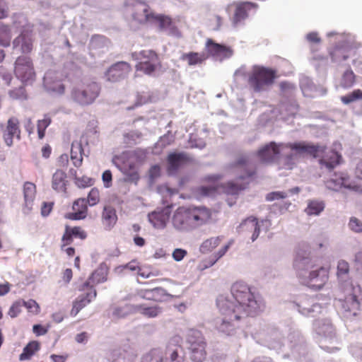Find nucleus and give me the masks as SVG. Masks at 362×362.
<instances>
[{"mask_svg":"<svg viewBox=\"0 0 362 362\" xmlns=\"http://www.w3.org/2000/svg\"><path fill=\"white\" fill-rule=\"evenodd\" d=\"M88 206L85 198H78L73 202V211L66 213L64 218L71 221L85 219L88 214Z\"/></svg>","mask_w":362,"mask_h":362,"instance_id":"20","label":"nucleus"},{"mask_svg":"<svg viewBox=\"0 0 362 362\" xmlns=\"http://www.w3.org/2000/svg\"><path fill=\"white\" fill-rule=\"evenodd\" d=\"M75 185L79 188H86L93 185V179L88 176L75 177H74Z\"/></svg>","mask_w":362,"mask_h":362,"instance_id":"47","label":"nucleus"},{"mask_svg":"<svg viewBox=\"0 0 362 362\" xmlns=\"http://www.w3.org/2000/svg\"><path fill=\"white\" fill-rule=\"evenodd\" d=\"M0 76L5 81L6 84H10L12 80V75L3 66H0Z\"/></svg>","mask_w":362,"mask_h":362,"instance_id":"57","label":"nucleus"},{"mask_svg":"<svg viewBox=\"0 0 362 362\" xmlns=\"http://www.w3.org/2000/svg\"><path fill=\"white\" fill-rule=\"evenodd\" d=\"M356 82V76L351 69H347L343 74L341 85L345 88H351Z\"/></svg>","mask_w":362,"mask_h":362,"instance_id":"37","label":"nucleus"},{"mask_svg":"<svg viewBox=\"0 0 362 362\" xmlns=\"http://www.w3.org/2000/svg\"><path fill=\"white\" fill-rule=\"evenodd\" d=\"M84 150L81 141H74L71 144V160L76 168H80L83 164Z\"/></svg>","mask_w":362,"mask_h":362,"instance_id":"29","label":"nucleus"},{"mask_svg":"<svg viewBox=\"0 0 362 362\" xmlns=\"http://www.w3.org/2000/svg\"><path fill=\"white\" fill-rule=\"evenodd\" d=\"M151 179L154 180L160 175V167L158 165L151 166L148 171Z\"/></svg>","mask_w":362,"mask_h":362,"instance_id":"60","label":"nucleus"},{"mask_svg":"<svg viewBox=\"0 0 362 362\" xmlns=\"http://www.w3.org/2000/svg\"><path fill=\"white\" fill-rule=\"evenodd\" d=\"M33 331L37 336H41L47 332V329L41 325H35L33 327Z\"/></svg>","mask_w":362,"mask_h":362,"instance_id":"61","label":"nucleus"},{"mask_svg":"<svg viewBox=\"0 0 362 362\" xmlns=\"http://www.w3.org/2000/svg\"><path fill=\"white\" fill-rule=\"evenodd\" d=\"M154 12L150 10L148 4L144 2H136L132 7V18L138 24L151 23Z\"/></svg>","mask_w":362,"mask_h":362,"instance_id":"16","label":"nucleus"},{"mask_svg":"<svg viewBox=\"0 0 362 362\" xmlns=\"http://www.w3.org/2000/svg\"><path fill=\"white\" fill-rule=\"evenodd\" d=\"M112 175L110 170H105L102 175V180L105 187H110L112 185Z\"/></svg>","mask_w":362,"mask_h":362,"instance_id":"58","label":"nucleus"},{"mask_svg":"<svg viewBox=\"0 0 362 362\" xmlns=\"http://www.w3.org/2000/svg\"><path fill=\"white\" fill-rule=\"evenodd\" d=\"M258 5L250 1H234L228 4L226 7V11L230 13L233 11L230 17V21L233 27L242 24L249 16L251 11H256Z\"/></svg>","mask_w":362,"mask_h":362,"instance_id":"10","label":"nucleus"},{"mask_svg":"<svg viewBox=\"0 0 362 362\" xmlns=\"http://www.w3.org/2000/svg\"><path fill=\"white\" fill-rule=\"evenodd\" d=\"M340 310L344 317L356 315L360 309V303L356 295L350 293L344 300H339Z\"/></svg>","mask_w":362,"mask_h":362,"instance_id":"21","label":"nucleus"},{"mask_svg":"<svg viewBox=\"0 0 362 362\" xmlns=\"http://www.w3.org/2000/svg\"><path fill=\"white\" fill-rule=\"evenodd\" d=\"M353 65L362 74V47H355Z\"/></svg>","mask_w":362,"mask_h":362,"instance_id":"46","label":"nucleus"},{"mask_svg":"<svg viewBox=\"0 0 362 362\" xmlns=\"http://www.w3.org/2000/svg\"><path fill=\"white\" fill-rule=\"evenodd\" d=\"M349 226L351 230L356 233L362 232V222L356 217L351 218Z\"/></svg>","mask_w":362,"mask_h":362,"instance_id":"54","label":"nucleus"},{"mask_svg":"<svg viewBox=\"0 0 362 362\" xmlns=\"http://www.w3.org/2000/svg\"><path fill=\"white\" fill-rule=\"evenodd\" d=\"M277 77L275 69L255 66L248 75L247 82L253 91L259 93L271 86Z\"/></svg>","mask_w":362,"mask_h":362,"instance_id":"6","label":"nucleus"},{"mask_svg":"<svg viewBox=\"0 0 362 362\" xmlns=\"http://www.w3.org/2000/svg\"><path fill=\"white\" fill-rule=\"evenodd\" d=\"M73 276V272L71 269H66L63 272L62 279L66 284L70 282Z\"/></svg>","mask_w":362,"mask_h":362,"instance_id":"63","label":"nucleus"},{"mask_svg":"<svg viewBox=\"0 0 362 362\" xmlns=\"http://www.w3.org/2000/svg\"><path fill=\"white\" fill-rule=\"evenodd\" d=\"M220 310L222 317L216 320V329L228 336L233 334L239 327L238 321L240 320L235 319L233 309L229 303L226 305L221 303Z\"/></svg>","mask_w":362,"mask_h":362,"instance_id":"9","label":"nucleus"},{"mask_svg":"<svg viewBox=\"0 0 362 362\" xmlns=\"http://www.w3.org/2000/svg\"><path fill=\"white\" fill-rule=\"evenodd\" d=\"M32 27L28 25V29L24 30L21 34L13 42V48H20L23 53H30L33 50Z\"/></svg>","mask_w":362,"mask_h":362,"instance_id":"22","label":"nucleus"},{"mask_svg":"<svg viewBox=\"0 0 362 362\" xmlns=\"http://www.w3.org/2000/svg\"><path fill=\"white\" fill-rule=\"evenodd\" d=\"M40 349V343L37 341H30L23 349L19 356L20 361L30 360L31 358Z\"/></svg>","mask_w":362,"mask_h":362,"instance_id":"32","label":"nucleus"},{"mask_svg":"<svg viewBox=\"0 0 362 362\" xmlns=\"http://www.w3.org/2000/svg\"><path fill=\"white\" fill-rule=\"evenodd\" d=\"M11 40V30L7 25L0 26V45L8 47Z\"/></svg>","mask_w":362,"mask_h":362,"instance_id":"38","label":"nucleus"},{"mask_svg":"<svg viewBox=\"0 0 362 362\" xmlns=\"http://www.w3.org/2000/svg\"><path fill=\"white\" fill-rule=\"evenodd\" d=\"M100 94V86L95 82L83 83L75 86L70 94L71 99L81 106L92 104Z\"/></svg>","mask_w":362,"mask_h":362,"instance_id":"8","label":"nucleus"},{"mask_svg":"<svg viewBox=\"0 0 362 362\" xmlns=\"http://www.w3.org/2000/svg\"><path fill=\"white\" fill-rule=\"evenodd\" d=\"M185 343L189 358L193 362H203L206 359L207 343L200 331L189 330Z\"/></svg>","mask_w":362,"mask_h":362,"instance_id":"7","label":"nucleus"},{"mask_svg":"<svg viewBox=\"0 0 362 362\" xmlns=\"http://www.w3.org/2000/svg\"><path fill=\"white\" fill-rule=\"evenodd\" d=\"M10 98L13 100H24L27 99V93L24 86H20L8 92Z\"/></svg>","mask_w":362,"mask_h":362,"instance_id":"45","label":"nucleus"},{"mask_svg":"<svg viewBox=\"0 0 362 362\" xmlns=\"http://www.w3.org/2000/svg\"><path fill=\"white\" fill-rule=\"evenodd\" d=\"M209 209L202 206H180L172 217L173 227L180 231H189L206 223L211 218Z\"/></svg>","mask_w":362,"mask_h":362,"instance_id":"4","label":"nucleus"},{"mask_svg":"<svg viewBox=\"0 0 362 362\" xmlns=\"http://www.w3.org/2000/svg\"><path fill=\"white\" fill-rule=\"evenodd\" d=\"M207 58L208 55L205 53L195 52L184 53L180 57V59L187 62L189 66L202 64Z\"/></svg>","mask_w":362,"mask_h":362,"instance_id":"31","label":"nucleus"},{"mask_svg":"<svg viewBox=\"0 0 362 362\" xmlns=\"http://www.w3.org/2000/svg\"><path fill=\"white\" fill-rule=\"evenodd\" d=\"M69 230L74 238H78L81 240H85L88 235L87 233L80 226L70 227Z\"/></svg>","mask_w":362,"mask_h":362,"instance_id":"52","label":"nucleus"},{"mask_svg":"<svg viewBox=\"0 0 362 362\" xmlns=\"http://www.w3.org/2000/svg\"><path fill=\"white\" fill-rule=\"evenodd\" d=\"M169 219L168 210L153 211L148 214V220L156 228H163Z\"/></svg>","mask_w":362,"mask_h":362,"instance_id":"28","label":"nucleus"},{"mask_svg":"<svg viewBox=\"0 0 362 362\" xmlns=\"http://www.w3.org/2000/svg\"><path fill=\"white\" fill-rule=\"evenodd\" d=\"M23 304L28 311L33 315H37L40 312V305L35 300L30 299L27 301L23 300Z\"/></svg>","mask_w":362,"mask_h":362,"instance_id":"50","label":"nucleus"},{"mask_svg":"<svg viewBox=\"0 0 362 362\" xmlns=\"http://www.w3.org/2000/svg\"><path fill=\"white\" fill-rule=\"evenodd\" d=\"M306 38L310 42L319 43L320 42V38L319 37L318 34L315 32L308 33Z\"/></svg>","mask_w":362,"mask_h":362,"instance_id":"64","label":"nucleus"},{"mask_svg":"<svg viewBox=\"0 0 362 362\" xmlns=\"http://www.w3.org/2000/svg\"><path fill=\"white\" fill-rule=\"evenodd\" d=\"M288 196L285 192H272L267 194L266 200L268 202H272L277 199H283L286 198Z\"/></svg>","mask_w":362,"mask_h":362,"instance_id":"55","label":"nucleus"},{"mask_svg":"<svg viewBox=\"0 0 362 362\" xmlns=\"http://www.w3.org/2000/svg\"><path fill=\"white\" fill-rule=\"evenodd\" d=\"M88 337V334L86 332H83L76 335L75 340L79 344L86 343Z\"/></svg>","mask_w":362,"mask_h":362,"instance_id":"62","label":"nucleus"},{"mask_svg":"<svg viewBox=\"0 0 362 362\" xmlns=\"http://www.w3.org/2000/svg\"><path fill=\"white\" fill-rule=\"evenodd\" d=\"M51 118L47 115L42 119H40L37 121V134L38 138L42 139L44 138L45 135V130L51 124Z\"/></svg>","mask_w":362,"mask_h":362,"instance_id":"42","label":"nucleus"},{"mask_svg":"<svg viewBox=\"0 0 362 362\" xmlns=\"http://www.w3.org/2000/svg\"><path fill=\"white\" fill-rule=\"evenodd\" d=\"M137 310L147 317H155L160 313V308L157 305L148 307L141 305L137 306Z\"/></svg>","mask_w":362,"mask_h":362,"instance_id":"35","label":"nucleus"},{"mask_svg":"<svg viewBox=\"0 0 362 362\" xmlns=\"http://www.w3.org/2000/svg\"><path fill=\"white\" fill-rule=\"evenodd\" d=\"M16 76L23 83L33 82L35 78L33 64L30 57L27 56L18 57L14 65Z\"/></svg>","mask_w":362,"mask_h":362,"instance_id":"11","label":"nucleus"},{"mask_svg":"<svg viewBox=\"0 0 362 362\" xmlns=\"http://www.w3.org/2000/svg\"><path fill=\"white\" fill-rule=\"evenodd\" d=\"M15 137L18 140L21 139L20 122L17 117H11L7 121L3 139L7 146H11Z\"/></svg>","mask_w":362,"mask_h":362,"instance_id":"19","label":"nucleus"},{"mask_svg":"<svg viewBox=\"0 0 362 362\" xmlns=\"http://www.w3.org/2000/svg\"><path fill=\"white\" fill-rule=\"evenodd\" d=\"M238 232L254 242L260 233V227L257 218L249 217L244 220L238 226Z\"/></svg>","mask_w":362,"mask_h":362,"instance_id":"18","label":"nucleus"},{"mask_svg":"<svg viewBox=\"0 0 362 362\" xmlns=\"http://www.w3.org/2000/svg\"><path fill=\"white\" fill-rule=\"evenodd\" d=\"M36 187L32 183L27 182L23 187V194L25 202H30L33 200L35 196Z\"/></svg>","mask_w":362,"mask_h":362,"instance_id":"40","label":"nucleus"},{"mask_svg":"<svg viewBox=\"0 0 362 362\" xmlns=\"http://www.w3.org/2000/svg\"><path fill=\"white\" fill-rule=\"evenodd\" d=\"M101 212V222L107 230H111L113 220V199L105 200L103 204Z\"/></svg>","mask_w":362,"mask_h":362,"instance_id":"26","label":"nucleus"},{"mask_svg":"<svg viewBox=\"0 0 362 362\" xmlns=\"http://www.w3.org/2000/svg\"><path fill=\"white\" fill-rule=\"evenodd\" d=\"M151 18V23L157 24L160 30H168L170 35L177 37L181 35L175 22L170 16L154 13Z\"/></svg>","mask_w":362,"mask_h":362,"instance_id":"17","label":"nucleus"},{"mask_svg":"<svg viewBox=\"0 0 362 362\" xmlns=\"http://www.w3.org/2000/svg\"><path fill=\"white\" fill-rule=\"evenodd\" d=\"M360 100H362V90L360 89H356L351 93L341 97V101L345 105Z\"/></svg>","mask_w":362,"mask_h":362,"instance_id":"39","label":"nucleus"},{"mask_svg":"<svg viewBox=\"0 0 362 362\" xmlns=\"http://www.w3.org/2000/svg\"><path fill=\"white\" fill-rule=\"evenodd\" d=\"M22 307H23V300L14 301L9 308L7 315L11 318L17 317L22 311Z\"/></svg>","mask_w":362,"mask_h":362,"instance_id":"44","label":"nucleus"},{"mask_svg":"<svg viewBox=\"0 0 362 362\" xmlns=\"http://www.w3.org/2000/svg\"><path fill=\"white\" fill-rule=\"evenodd\" d=\"M74 236L70 232L69 226H65L64 233L62 237V245L61 249L64 250V247L66 245H71L73 243Z\"/></svg>","mask_w":362,"mask_h":362,"instance_id":"51","label":"nucleus"},{"mask_svg":"<svg viewBox=\"0 0 362 362\" xmlns=\"http://www.w3.org/2000/svg\"><path fill=\"white\" fill-rule=\"evenodd\" d=\"M144 360L146 362H162L163 357L161 352L158 349L151 350L144 356Z\"/></svg>","mask_w":362,"mask_h":362,"instance_id":"49","label":"nucleus"},{"mask_svg":"<svg viewBox=\"0 0 362 362\" xmlns=\"http://www.w3.org/2000/svg\"><path fill=\"white\" fill-rule=\"evenodd\" d=\"M286 149H289L292 152L285 157V165L288 169L293 168L298 156H310L314 158H320L319 163L329 170L338 165L341 158L337 151L327 150L325 146L315 145L305 141L279 144L270 142L257 151V156L263 162L271 163L277 159L281 152Z\"/></svg>","mask_w":362,"mask_h":362,"instance_id":"1","label":"nucleus"},{"mask_svg":"<svg viewBox=\"0 0 362 362\" xmlns=\"http://www.w3.org/2000/svg\"><path fill=\"white\" fill-rule=\"evenodd\" d=\"M223 24V18L218 14L210 15L208 20V25L213 30H219Z\"/></svg>","mask_w":362,"mask_h":362,"instance_id":"41","label":"nucleus"},{"mask_svg":"<svg viewBox=\"0 0 362 362\" xmlns=\"http://www.w3.org/2000/svg\"><path fill=\"white\" fill-rule=\"evenodd\" d=\"M221 238L219 237H212L205 241L201 245V250L202 252H209L212 251L221 243Z\"/></svg>","mask_w":362,"mask_h":362,"instance_id":"36","label":"nucleus"},{"mask_svg":"<svg viewBox=\"0 0 362 362\" xmlns=\"http://www.w3.org/2000/svg\"><path fill=\"white\" fill-rule=\"evenodd\" d=\"M230 291L238 304L234 305L228 300L223 302L222 304L229 303L233 309L235 319L240 320L247 316H255L263 310L264 305L261 297L255 295L245 282H235Z\"/></svg>","mask_w":362,"mask_h":362,"instance_id":"2","label":"nucleus"},{"mask_svg":"<svg viewBox=\"0 0 362 362\" xmlns=\"http://www.w3.org/2000/svg\"><path fill=\"white\" fill-rule=\"evenodd\" d=\"M139 293L143 298L157 302L162 301L167 295L165 290L161 287H156L153 289H142Z\"/></svg>","mask_w":362,"mask_h":362,"instance_id":"30","label":"nucleus"},{"mask_svg":"<svg viewBox=\"0 0 362 362\" xmlns=\"http://www.w3.org/2000/svg\"><path fill=\"white\" fill-rule=\"evenodd\" d=\"M68 183L67 176L64 171L57 170L52 177V187L57 192L66 193Z\"/></svg>","mask_w":362,"mask_h":362,"instance_id":"27","label":"nucleus"},{"mask_svg":"<svg viewBox=\"0 0 362 362\" xmlns=\"http://www.w3.org/2000/svg\"><path fill=\"white\" fill-rule=\"evenodd\" d=\"M355 46L342 45L333 47L329 52L334 62H341L349 57H354Z\"/></svg>","mask_w":362,"mask_h":362,"instance_id":"24","label":"nucleus"},{"mask_svg":"<svg viewBox=\"0 0 362 362\" xmlns=\"http://www.w3.org/2000/svg\"><path fill=\"white\" fill-rule=\"evenodd\" d=\"M193 162V158L185 152L170 153L167 157L168 173L170 175L175 174L182 165Z\"/></svg>","mask_w":362,"mask_h":362,"instance_id":"14","label":"nucleus"},{"mask_svg":"<svg viewBox=\"0 0 362 362\" xmlns=\"http://www.w3.org/2000/svg\"><path fill=\"white\" fill-rule=\"evenodd\" d=\"M53 202H43L41 207V214L43 216H47L53 209Z\"/></svg>","mask_w":362,"mask_h":362,"instance_id":"59","label":"nucleus"},{"mask_svg":"<svg viewBox=\"0 0 362 362\" xmlns=\"http://www.w3.org/2000/svg\"><path fill=\"white\" fill-rule=\"evenodd\" d=\"M206 49L210 56L215 57L221 59L228 58L233 54V50L230 47L216 43L211 39H208L206 40Z\"/></svg>","mask_w":362,"mask_h":362,"instance_id":"23","label":"nucleus"},{"mask_svg":"<svg viewBox=\"0 0 362 362\" xmlns=\"http://www.w3.org/2000/svg\"><path fill=\"white\" fill-rule=\"evenodd\" d=\"M86 202L90 206L97 205L100 201V191L96 187H93L88 194Z\"/></svg>","mask_w":362,"mask_h":362,"instance_id":"43","label":"nucleus"},{"mask_svg":"<svg viewBox=\"0 0 362 362\" xmlns=\"http://www.w3.org/2000/svg\"><path fill=\"white\" fill-rule=\"evenodd\" d=\"M325 209V204L322 201L310 200L308 202V206L305 209L306 214L309 216L319 215Z\"/></svg>","mask_w":362,"mask_h":362,"instance_id":"34","label":"nucleus"},{"mask_svg":"<svg viewBox=\"0 0 362 362\" xmlns=\"http://www.w3.org/2000/svg\"><path fill=\"white\" fill-rule=\"evenodd\" d=\"M79 290L83 291L84 293L79 296L73 302L72 308L70 311V315L73 317L76 316L83 308L96 297V291L92 286H90L89 282L84 283Z\"/></svg>","mask_w":362,"mask_h":362,"instance_id":"12","label":"nucleus"},{"mask_svg":"<svg viewBox=\"0 0 362 362\" xmlns=\"http://www.w3.org/2000/svg\"><path fill=\"white\" fill-rule=\"evenodd\" d=\"M326 183L327 187L333 190H337L341 187H344L345 188L353 189L356 192L362 191L360 186L351 185L349 182V178L344 174H341L340 175H335L334 178L327 180Z\"/></svg>","mask_w":362,"mask_h":362,"instance_id":"25","label":"nucleus"},{"mask_svg":"<svg viewBox=\"0 0 362 362\" xmlns=\"http://www.w3.org/2000/svg\"><path fill=\"white\" fill-rule=\"evenodd\" d=\"M228 169L235 180L222 185L223 192L229 195L237 196L249 187L256 177L257 168L247 155H239L228 165Z\"/></svg>","mask_w":362,"mask_h":362,"instance_id":"3","label":"nucleus"},{"mask_svg":"<svg viewBox=\"0 0 362 362\" xmlns=\"http://www.w3.org/2000/svg\"><path fill=\"white\" fill-rule=\"evenodd\" d=\"M328 279V269L320 267L318 269L311 271L308 279L303 280V283L312 288L320 290L325 286Z\"/></svg>","mask_w":362,"mask_h":362,"instance_id":"15","label":"nucleus"},{"mask_svg":"<svg viewBox=\"0 0 362 362\" xmlns=\"http://www.w3.org/2000/svg\"><path fill=\"white\" fill-rule=\"evenodd\" d=\"M218 189V186L214 181L209 186H202L197 189V193L201 196H211L214 194Z\"/></svg>","mask_w":362,"mask_h":362,"instance_id":"48","label":"nucleus"},{"mask_svg":"<svg viewBox=\"0 0 362 362\" xmlns=\"http://www.w3.org/2000/svg\"><path fill=\"white\" fill-rule=\"evenodd\" d=\"M310 247L305 243L299 244L296 250V257L293 261V267L300 276V272L304 269L312 268V260L310 258Z\"/></svg>","mask_w":362,"mask_h":362,"instance_id":"13","label":"nucleus"},{"mask_svg":"<svg viewBox=\"0 0 362 362\" xmlns=\"http://www.w3.org/2000/svg\"><path fill=\"white\" fill-rule=\"evenodd\" d=\"M131 71V65L126 62H119L115 63V78H124L128 76Z\"/></svg>","mask_w":362,"mask_h":362,"instance_id":"33","label":"nucleus"},{"mask_svg":"<svg viewBox=\"0 0 362 362\" xmlns=\"http://www.w3.org/2000/svg\"><path fill=\"white\" fill-rule=\"evenodd\" d=\"M132 58L137 61L135 65L136 71L147 76H153L162 68L160 57L153 49H142L132 52Z\"/></svg>","mask_w":362,"mask_h":362,"instance_id":"5","label":"nucleus"},{"mask_svg":"<svg viewBox=\"0 0 362 362\" xmlns=\"http://www.w3.org/2000/svg\"><path fill=\"white\" fill-rule=\"evenodd\" d=\"M187 254V250L181 248H177L173 252V258L175 261L180 262L184 259Z\"/></svg>","mask_w":362,"mask_h":362,"instance_id":"56","label":"nucleus"},{"mask_svg":"<svg viewBox=\"0 0 362 362\" xmlns=\"http://www.w3.org/2000/svg\"><path fill=\"white\" fill-rule=\"evenodd\" d=\"M349 272V263L344 260H340L337 264V276H341L348 274Z\"/></svg>","mask_w":362,"mask_h":362,"instance_id":"53","label":"nucleus"}]
</instances>
